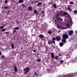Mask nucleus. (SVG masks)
<instances>
[{
  "instance_id": "29",
  "label": "nucleus",
  "mask_w": 77,
  "mask_h": 77,
  "mask_svg": "<svg viewBox=\"0 0 77 77\" xmlns=\"http://www.w3.org/2000/svg\"><path fill=\"white\" fill-rule=\"evenodd\" d=\"M34 14H36L37 11L36 10H34Z\"/></svg>"
},
{
  "instance_id": "47",
  "label": "nucleus",
  "mask_w": 77,
  "mask_h": 77,
  "mask_svg": "<svg viewBox=\"0 0 77 77\" xmlns=\"http://www.w3.org/2000/svg\"><path fill=\"white\" fill-rule=\"evenodd\" d=\"M36 14V15H38V12H37Z\"/></svg>"
},
{
  "instance_id": "44",
  "label": "nucleus",
  "mask_w": 77,
  "mask_h": 77,
  "mask_svg": "<svg viewBox=\"0 0 77 77\" xmlns=\"http://www.w3.org/2000/svg\"><path fill=\"white\" fill-rule=\"evenodd\" d=\"M32 51H33V52H34V53H35V52H36V50H32Z\"/></svg>"
},
{
  "instance_id": "5",
  "label": "nucleus",
  "mask_w": 77,
  "mask_h": 77,
  "mask_svg": "<svg viewBox=\"0 0 77 77\" xmlns=\"http://www.w3.org/2000/svg\"><path fill=\"white\" fill-rule=\"evenodd\" d=\"M55 38L57 40V41H60L61 39V38L60 37L58 36H57L55 37Z\"/></svg>"
},
{
  "instance_id": "30",
  "label": "nucleus",
  "mask_w": 77,
  "mask_h": 77,
  "mask_svg": "<svg viewBox=\"0 0 77 77\" xmlns=\"http://www.w3.org/2000/svg\"><path fill=\"white\" fill-rule=\"evenodd\" d=\"M69 3L70 4V5H72V4H74V2H70Z\"/></svg>"
},
{
  "instance_id": "21",
  "label": "nucleus",
  "mask_w": 77,
  "mask_h": 77,
  "mask_svg": "<svg viewBox=\"0 0 77 77\" xmlns=\"http://www.w3.org/2000/svg\"><path fill=\"white\" fill-rule=\"evenodd\" d=\"M53 6L54 8H56V7H57V6H56V4H54L53 5Z\"/></svg>"
},
{
  "instance_id": "7",
  "label": "nucleus",
  "mask_w": 77,
  "mask_h": 77,
  "mask_svg": "<svg viewBox=\"0 0 77 77\" xmlns=\"http://www.w3.org/2000/svg\"><path fill=\"white\" fill-rule=\"evenodd\" d=\"M51 57L52 59H54V54L53 53H51Z\"/></svg>"
},
{
  "instance_id": "35",
  "label": "nucleus",
  "mask_w": 77,
  "mask_h": 77,
  "mask_svg": "<svg viewBox=\"0 0 77 77\" xmlns=\"http://www.w3.org/2000/svg\"><path fill=\"white\" fill-rule=\"evenodd\" d=\"M5 4H6L8 3V0H5Z\"/></svg>"
},
{
  "instance_id": "23",
  "label": "nucleus",
  "mask_w": 77,
  "mask_h": 77,
  "mask_svg": "<svg viewBox=\"0 0 77 77\" xmlns=\"http://www.w3.org/2000/svg\"><path fill=\"white\" fill-rule=\"evenodd\" d=\"M57 20H60V21H62V19L61 18H57Z\"/></svg>"
},
{
  "instance_id": "22",
  "label": "nucleus",
  "mask_w": 77,
  "mask_h": 77,
  "mask_svg": "<svg viewBox=\"0 0 77 77\" xmlns=\"http://www.w3.org/2000/svg\"><path fill=\"white\" fill-rule=\"evenodd\" d=\"M48 34H51V33H52V31H51L49 30L48 31Z\"/></svg>"
},
{
  "instance_id": "31",
  "label": "nucleus",
  "mask_w": 77,
  "mask_h": 77,
  "mask_svg": "<svg viewBox=\"0 0 77 77\" xmlns=\"http://www.w3.org/2000/svg\"><path fill=\"white\" fill-rule=\"evenodd\" d=\"M5 31H6V29H2V32H5Z\"/></svg>"
},
{
  "instance_id": "39",
  "label": "nucleus",
  "mask_w": 77,
  "mask_h": 77,
  "mask_svg": "<svg viewBox=\"0 0 77 77\" xmlns=\"http://www.w3.org/2000/svg\"><path fill=\"white\" fill-rule=\"evenodd\" d=\"M34 74H35V75H36V76H38V74H37V73H36V72H34Z\"/></svg>"
},
{
  "instance_id": "34",
  "label": "nucleus",
  "mask_w": 77,
  "mask_h": 77,
  "mask_svg": "<svg viewBox=\"0 0 77 77\" xmlns=\"http://www.w3.org/2000/svg\"><path fill=\"white\" fill-rule=\"evenodd\" d=\"M17 24H20V21L17 20Z\"/></svg>"
},
{
  "instance_id": "12",
  "label": "nucleus",
  "mask_w": 77,
  "mask_h": 77,
  "mask_svg": "<svg viewBox=\"0 0 77 77\" xmlns=\"http://www.w3.org/2000/svg\"><path fill=\"white\" fill-rule=\"evenodd\" d=\"M32 7H29L28 10L30 11H32Z\"/></svg>"
},
{
  "instance_id": "9",
  "label": "nucleus",
  "mask_w": 77,
  "mask_h": 77,
  "mask_svg": "<svg viewBox=\"0 0 77 77\" xmlns=\"http://www.w3.org/2000/svg\"><path fill=\"white\" fill-rule=\"evenodd\" d=\"M48 44H49V45H50L51 44H53V42H52V41L51 40H49L48 42Z\"/></svg>"
},
{
  "instance_id": "11",
  "label": "nucleus",
  "mask_w": 77,
  "mask_h": 77,
  "mask_svg": "<svg viewBox=\"0 0 77 77\" xmlns=\"http://www.w3.org/2000/svg\"><path fill=\"white\" fill-rule=\"evenodd\" d=\"M52 42L53 44H55V42H54V41H55V38L53 37L52 38Z\"/></svg>"
},
{
  "instance_id": "48",
  "label": "nucleus",
  "mask_w": 77,
  "mask_h": 77,
  "mask_svg": "<svg viewBox=\"0 0 77 77\" xmlns=\"http://www.w3.org/2000/svg\"><path fill=\"white\" fill-rule=\"evenodd\" d=\"M60 32V31H58V32Z\"/></svg>"
},
{
  "instance_id": "40",
  "label": "nucleus",
  "mask_w": 77,
  "mask_h": 77,
  "mask_svg": "<svg viewBox=\"0 0 77 77\" xmlns=\"http://www.w3.org/2000/svg\"><path fill=\"white\" fill-rule=\"evenodd\" d=\"M5 34H6L7 35V34H9V32H5Z\"/></svg>"
},
{
  "instance_id": "6",
  "label": "nucleus",
  "mask_w": 77,
  "mask_h": 77,
  "mask_svg": "<svg viewBox=\"0 0 77 77\" xmlns=\"http://www.w3.org/2000/svg\"><path fill=\"white\" fill-rule=\"evenodd\" d=\"M38 37L39 38H43L44 37L42 34H40L38 35Z\"/></svg>"
},
{
  "instance_id": "37",
  "label": "nucleus",
  "mask_w": 77,
  "mask_h": 77,
  "mask_svg": "<svg viewBox=\"0 0 77 77\" xmlns=\"http://www.w3.org/2000/svg\"><path fill=\"white\" fill-rule=\"evenodd\" d=\"M57 27L58 28H60V25H57Z\"/></svg>"
},
{
  "instance_id": "26",
  "label": "nucleus",
  "mask_w": 77,
  "mask_h": 77,
  "mask_svg": "<svg viewBox=\"0 0 77 77\" xmlns=\"http://www.w3.org/2000/svg\"><path fill=\"white\" fill-rule=\"evenodd\" d=\"M4 27L5 26H0V29H2L4 28Z\"/></svg>"
},
{
  "instance_id": "49",
  "label": "nucleus",
  "mask_w": 77,
  "mask_h": 77,
  "mask_svg": "<svg viewBox=\"0 0 77 77\" xmlns=\"http://www.w3.org/2000/svg\"><path fill=\"white\" fill-rule=\"evenodd\" d=\"M55 22H56V20H55Z\"/></svg>"
},
{
  "instance_id": "20",
  "label": "nucleus",
  "mask_w": 77,
  "mask_h": 77,
  "mask_svg": "<svg viewBox=\"0 0 77 77\" xmlns=\"http://www.w3.org/2000/svg\"><path fill=\"white\" fill-rule=\"evenodd\" d=\"M22 7L23 8H24L26 6V5L24 4H22Z\"/></svg>"
},
{
  "instance_id": "10",
  "label": "nucleus",
  "mask_w": 77,
  "mask_h": 77,
  "mask_svg": "<svg viewBox=\"0 0 77 77\" xmlns=\"http://www.w3.org/2000/svg\"><path fill=\"white\" fill-rule=\"evenodd\" d=\"M65 17L66 18H71V16H70V15H69V14H67V15H66V16H65Z\"/></svg>"
},
{
  "instance_id": "17",
  "label": "nucleus",
  "mask_w": 77,
  "mask_h": 77,
  "mask_svg": "<svg viewBox=\"0 0 77 77\" xmlns=\"http://www.w3.org/2000/svg\"><path fill=\"white\" fill-rule=\"evenodd\" d=\"M14 29L15 30H19V29H20V27H19V26H17V27H15Z\"/></svg>"
},
{
  "instance_id": "13",
  "label": "nucleus",
  "mask_w": 77,
  "mask_h": 77,
  "mask_svg": "<svg viewBox=\"0 0 77 77\" xmlns=\"http://www.w3.org/2000/svg\"><path fill=\"white\" fill-rule=\"evenodd\" d=\"M14 44H13V43L11 44V47L12 48H13V49H14Z\"/></svg>"
},
{
  "instance_id": "24",
  "label": "nucleus",
  "mask_w": 77,
  "mask_h": 77,
  "mask_svg": "<svg viewBox=\"0 0 77 77\" xmlns=\"http://www.w3.org/2000/svg\"><path fill=\"white\" fill-rule=\"evenodd\" d=\"M67 14L68 13H67L66 12H64L63 13V15H67Z\"/></svg>"
},
{
  "instance_id": "15",
  "label": "nucleus",
  "mask_w": 77,
  "mask_h": 77,
  "mask_svg": "<svg viewBox=\"0 0 77 77\" xmlns=\"http://www.w3.org/2000/svg\"><path fill=\"white\" fill-rule=\"evenodd\" d=\"M3 8L4 9H9V8L8 6L4 7Z\"/></svg>"
},
{
  "instance_id": "2",
  "label": "nucleus",
  "mask_w": 77,
  "mask_h": 77,
  "mask_svg": "<svg viewBox=\"0 0 77 77\" xmlns=\"http://www.w3.org/2000/svg\"><path fill=\"white\" fill-rule=\"evenodd\" d=\"M23 71L25 72L24 74H27V73L30 71V68L28 67L25 68L23 69Z\"/></svg>"
},
{
  "instance_id": "38",
  "label": "nucleus",
  "mask_w": 77,
  "mask_h": 77,
  "mask_svg": "<svg viewBox=\"0 0 77 77\" xmlns=\"http://www.w3.org/2000/svg\"><path fill=\"white\" fill-rule=\"evenodd\" d=\"M15 32H17V31H16V29L14 30V31L13 32V33H15Z\"/></svg>"
},
{
  "instance_id": "28",
  "label": "nucleus",
  "mask_w": 77,
  "mask_h": 77,
  "mask_svg": "<svg viewBox=\"0 0 77 77\" xmlns=\"http://www.w3.org/2000/svg\"><path fill=\"white\" fill-rule=\"evenodd\" d=\"M59 14H57L56 15V17L57 18H58V17H59Z\"/></svg>"
},
{
  "instance_id": "14",
  "label": "nucleus",
  "mask_w": 77,
  "mask_h": 77,
  "mask_svg": "<svg viewBox=\"0 0 77 77\" xmlns=\"http://www.w3.org/2000/svg\"><path fill=\"white\" fill-rule=\"evenodd\" d=\"M42 3L41 2H39L38 3V4L37 5V6H39L40 5H42Z\"/></svg>"
},
{
  "instance_id": "25",
  "label": "nucleus",
  "mask_w": 77,
  "mask_h": 77,
  "mask_svg": "<svg viewBox=\"0 0 77 77\" xmlns=\"http://www.w3.org/2000/svg\"><path fill=\"white\" fill-rule=\"evenodd\" d=\"M55 60H57L58 59V56H56L55 57Z\"/></svg>"
},
{
  "instance_id": "43",
  "label": "nucleus",
  "mask_w": 77,
  "mask_h": 77,
  "mask_svg": "<svg viewBox=\"0 0 77 77\" xmlns=\"http://www.w3.org/2000/svg\"><path fill=\"white\" fill-rule=\"evenodd\" d=\"M67 27H69V24L68 23L67 24Z\"/></svg>"
},
{
  "instance_id": "1",
  "label": "nucleus",
  "mask_w": 77,
  "mask_h": 77,
  "mask_svg": "<svg viewBox=\"0 0 77 77\" xmlns=\"http://www.w3.org/2000/svg\"><path fill=\"white\" fill-rule=\"evenodd\" d=\"M62 36L63 38L61 40L62 42H63V43H66V39L69 38L68 35L67 34H63L62 35Z\"/></svg>"
},
{
  "instance_id": "42",
  "label": "nucleus",
  "mask_w": 77,
  "mask_h": 77,
  "mask_svg": "<svg viewBox=\"0 0 77 77\" xmlns=\"http://www.w3.org/2000/svg\"><path fill=\"white\" fill-rule=\"evenodd\" d=\"M40 21H41V23H42V22H43L44 21L42 20V19H40Z\"/></svg>"
},
{
  "instance_id": "33",
  "label": "nucleus",
  "mask_w": 77,
  "mask_h": 77,
  "mask_svg": "<svg viewBox=\"0 0 77 77\" xmlns=\"http://www.w3.org/2000/svg\"><path fill=\"white\" fill-rule=\"evenodd\" d=\"M10 13V11L8 10L7 11V14H9Z\"/></svg>"
},
{
  "instance_id": "4",
  "label": "nucleus",
  "mask_w": 77,
  "mask_h": 77,
  "mask_svg": "<svg viewBox=\"0 0 77 77\" xmlns=\"http://www.w3.org/2000/svg\"><path fill=\"white\" fill-rule=\"evenodd\" d=\"M14 70L15 72H16L17 71H18V69H17V66H14Z\"/></svg>"
},
{
  "instance_id": "32",
  "label": "nucleus",
  "mask_w": 77,
  "mask_h": 77,
  "mask_svg": "<svg viewBox=\"0 0 77 77\" xmlns=\"http://www.w3.org/2000/svg\"><path fill=\"white\" fill-rule=\"evenodd\" d=\"M63 62H64V61H63V60H60V63H63Z\"/></svg>"
},
{
  "instance_id": "50",
  "label": "nucleus",
  "mask_w": 77,
  "mask_h": 77,
  "mask_svg": "<svg viewBox=\"0 0 77 77\" xmlns=\"http://www.w3.org/2000/svg\"><path fill=\"white\" fill-rule=\"evenodd\" d=\"M0 31H1V30H0Z\"/></svg>"
},
{
  "instance_id": "45",
  "label": "nucleus",
  "mask_w": 77,
  "mask_h": 77,
  "mask_svg": "<svg viewBox=\"0 0 77 77\" xmlns=\"http://www.w3.org/2000/svg\"><path fill=\"white\" fill-rule=\"evenodd\" d=\"M2 52L1 51H0V55H2Z\"/></svg>"
},
{
  "instance_id": "8",
  "label": "nucleus",
  "mask_w": 77,
  "mask_h": 77,
  "mask_svg": "<svg viewBox=\"0 0 77 77\" xmlns=\"http://www.w3.org/2000/svg\"><path fill=\"white\" fill-rule=\"evenodd\" d=\"M67 10H69V11L70 12L71 11V6H70L68 7L67 8Z\"/></svg>"
},
{
  "instance_id": "41",
  "label": "nucleus",
  "mask_w": 77,
  "mask_h": 77,
  "mask_svg": "<svg viewBox=\"0 0 77 77\" xmlns=\"http://www.w3.org/2000/svg\"><path fill=\"white\" fill-rule=\"evenodd\" d=\"M44 11H43L41 12V14H44Z\"/></svg>"
},
{
  "instance_id": "19",
  "label": "nucleus",
  "mask_w": 77,
  "mask_h": 77,
  "mask_svg": "<svg viewBox=\"0 0 77 77\" xmlns=\"http://www.w3.org/2000/svg\"><path fill=\"white\" fill-rule=\"evenodd\" d=\"M73 13L74 14H77V11L76 10L74 11H73Z\"/></svg>"
},
{
  "instance_id": "27",
  "label": "nucleus",
  "mask_w": 77,
  "mask_h": 77,
  "mask_svg": "<svg viewBox=\"0 0 77 77\" xmlns=\"http://www.w3.org/2000/svg\"><path fill=\"white\" fill-rule=\"evenodd\" d=\"M1 57H2V59H4L5 57V56L4 55H3Z\"/></svg>"
},
{
  "instance_id": "16",
  "label": "nucleus",
  "mask_w": 77,
  "mask_h": 77,
  "mask_svg": "<svg viewBox=\"0 0 77 77\" xmlns=\"http://www.w3.org/2000/svg\"><path fill=\"white\" fill-rule=\"evenodd\" d=\"M59 45L60 47H62L63 45V44L62 43H60L59 44Z\"/></svg>"
},
{
  "instance_id": "3",
  "label": "nucleus",
  "mask_w": 77,
  "mask_h": 77,
  "mask_svg": "<svg viewBox=\"0 0 77 77\" xmlns=\"http://www.w3.org/2000/svg\"><path fill=\"white\" fill-rule=\"evenodd\" d=\"M74 33V32L72 30H70L69 31V36H72V35H73V34Z\"/></svg>"
},
{
  "instance_id": "18",
  "label": "nucleus",
  "mask_w": 77,
  "mask_h": 77,
  "mask_svg": "<svg viewBox=\"0 0 77 77\" xmlns=\"http://www.w3.org/2000/svg\"><path fill=\"white\" fill-rule=\"evenodd\" d=\"M24 1L23 0H19V3H22Z\"/></svg>"
},
{
  "instance_id": "36",
  "label": "nucleus",
  "mask_w": 77,
  "mask_h": 77,
  "mask_svg": "<svg viewBox=\"0 0 77 77\" xmlns=\"http://www.w3.org/2000/svg\"><path fill=\"white\" fill-rule=\"evenodd\" d=\"M37 61L39 62H41V59H38L37 60Z\"/></svg>"
},
{
  "instance_id": "46",
  "label": "nucleus",
  "mask_w": 77,
  "mask_h": 77,
  "mask_svg": "<svg viewBox=\"0 0 77 77\" xmlns=\"http://www.w3.org/2000/svg\"><path fill=\"white\" fill-rule=\"evenodd\" d=\"M58 55L59 56H61L62 55L61 54H59Z\"/></svg>"
}]
</instances>
